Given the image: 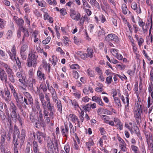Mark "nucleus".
Returning <instances> with one entry per match:
<instances>
[{"instance_id": "obj_1", "label": "nucleus", "mask_w": 153, "mask_h": 153, "mask_svg": "<svg viewBox=\"0 0 153 153\" xmlns=\"http://www.w3.org/2000/svg\"><path fill=\"white\" fill-rule=\"evenodd\" d=\"M38 57L36 52L33 49H31L29 52L27 60V66L30 67L32 66L35 68L37 63Z\"/></svg>"}, {"instance_id": "obj_2", "label": "nucleus", "mask_w": 153, "mask_h": 153, "mask_svg": "<svg viewBox=\"0 0 153 153\" xmlns=\"http://www.w3.org/2000/svg\"><path fill=\"white\" fill-rule=\"evenodd\" d=\"M38 93L39 96V100L43 108L44 118H46L48 120V118L47 117L48 116L49 112L47 108V102L44 99L45 95L43 93L40 91L39 92V93L38 92Z\"/></svg>"}, {"instance_id": "obj_3", "label": "nucleus", "mask_w": 153, "mask_h": 153, "mask_svg": "<svg viewBox=\"0 0 153 153\" xmlns=\"http://www.w3.org/2000/svg\"><path fill=\"white\" fill-rule=\"evenodd\" d=\"M47 109L49 112L48 116L47 117H48V120L44 118L45 122L47 124L50 123L51 119H53L54 118V107L53 105L50 102H47Z\"/></svg>"}, {"instance_id": "obj_4", "label": "nucleus", "mask_w": 153, "mask_h": 153, "mask_svg": "<svg viewBox=\"0 0 153 153\" xmlns=\"http://www.w3.org/2000/svg\"><path fill=\"white\" fill-rule=\"evenodd\" d=\"M8 85L10 88L11 92L13 94V97L15 98L16 101L17 103V105L21 102L23 100V97L20 94L17 93L13 85L10 83H8Z\"/></svg>"}, {"instance_id": "obj_5", "label": "nucleus", "mask_w": 153, "mask_h": 153, "mask_svg": "<svg viewBox=\"0 0 153 153\" xmlns=\"http://www.w3.org/2000/svg\"><path fill=\"white\" fill-rule=\"evenodd\" d=\"M9 110L11 112V117L12 120L16 123L17 118V107L16 105L13 102H11L10 104Z\"/></svg>"}, {"instance_id": "obj_6", "label": "nucleus", "mask_w": 153, "mask_h": 153, "mask_svg": "<svg viewBox=\"0 0 153 153\" xmlns=\"http://www.w3.org/2000/svg\"><path fill=\"white\" fill-rule=\"evenodd\" d=\"M138 23L139 26L142 27L143 31V33H145L149 29V26H150V27L149 30V33H151V30L152 28V20H151V22H150L149 23H146V26L144 27L145 23L143 22L142 20L139 18L138 21Z\"/></svg>"}, {"instance_id": "obj_7", "label": "nucleus", "mask_w": 153, "mask_h": 153, "mask_svg": "<svg viewBox=\"0 0 153 153\" xmlns=\"http://www.w3.org/2000/svg\"><path fill=\"white\" fill-rule=\"evenodd\" d=\"M67 118L68 119L69 123V122L71 123L72 122L76 124V122L77 123L78 126L80 127V122L78 117L75 115L70 114L67 117Z\"/></svg>"}, {"instance_id": "obj_8", "label": "nucleus", "mask_w": 153, "mask_h": 153, "mask_svg": "<svg viewBox=\"0 0 153 153\" xmlns=\"http://www.w3.org/2000/svg\"><path fill=\"white\" fill-rule=\"evenodd\" d=\"M6 51L7 52L9 55L10 59L13 61H15L16 60V47L15 45H13L12 48L11 49V51L10 50L6 49Z\"/></svg>"}, {"instance_id": "obj_9", "label": "nucleus", "mask_w": 153, "mask_h": 153, "mask_svg": "<svg viewBox=\"0 0 153 153\" xmlns=\"http://www.w3.org/2000/svg\"><path fill=\"white\" fill-rule=\"evenodd\" d=\"M37 138L39 143L40 144H42L43 143V138H44V140H45L47 139V137L46 134L42 132L37 131L36 132Z\"/></svg>"}, {"instance_id": "obj_10", "label": "nucleus", "mask_w": 153, "mask_h": 153, "mask_svg": "<svg viewBox=\"0 0 153 153\" xmlns=\"http://www.w3.org/2000/svg\"><path fill=\"white\" fill-rule=\"evenodd\" d=\"M105 39L108 41H112L116 43L118 42L119 41L118 37L113 33L108 34L105 37Z\"/></svg>"}, {"instance_id": "obj_11", "label": "nucleus", "mask_w": 153, "mask_h": 153, "mask_svg": "<svg viewBox=\"0 0 153 153\" xmlns=\"http://www.w3.org/2000/svg\"><path fill=\"white\" fill-rule=\"evenodd\" d=\"M1 93L2 95V98L5 100V102L9 103L11 100V97L10 91L8 90H4L5 96L3 95V94H4L3 92L1 91Z\"/></svg>"}, {"instance_id": "obj_12", "label": "nucleus", "mask_w": 153, "mask_h": 153, "mask_svg": "<svg viewBox=\"0 0 153 153\" xmlns=\"http://www.w3.org/2000/svg\"><path fill=\"white\" fill-rule=\"evenodd\" d=\"M64 125V127L63 126H61V131L62 136L67 137L69 134L68 126L66 123H65Z\"/></svg>"}, {"instance_id": "obj_13", "label": "nucleus", "mask_w": 153, "mask_h": 153, "mask_svg": "<svg viewBox=\"0 0 153 153\" xmlns=\"http://www.w3.org/2000/svg\"><path fill=\"white\" fill-rule=\"evenodd\" d=\"M70 132L72 135H74L75 136V139H76L78 144L79 143V139L77 136L76 134L75 133L76 129H74V127L72 124L71 122H69Z\"/></svg>"}, {"instance_id": "obj_14", "label": "nucleus", "mask_w": 153, "mask_h": 153, "mask_svg": "<svg viewBox=\"0 0 153 153\" xmlns=\"http://www.w3.org/2000/svg\"><path fill=\"white\" fill-rule=\"evenodd\" d=\"M23 74V71H18L16 74V77L19 79V81L22 84L24 83V81L25 79Z\"/></svg>"}, {"instance_id": "obj_15", "label": "nucleus", "mask_w": 153, "mask_h": 153, "mask_svg": "<svg viewBox=\"0 0 153 153\" xmlns=\"http://www.w3.org/2000/svg\"><path fill=\"white\" fill-rule=\"evenodd\" d=\"M4 111L5 113L7 116V120L8 123L10 125V129L12 130L13 126L12 125V118L11 117V115L10 116V114L9 113V111L8 108H6L4 109Z\"/></svg>"}, {"instance_id": "obj_16", "label": "nucleus", "mask_w": 153, "mask_h": 153, "mask_svg": "<svg viewBox=\"0 0 153 153\" xmlns=\"http://www.w3.org/2000/svg\"><path fill=\"white\" fill-rule=\"evenodd\" d=\"M0 79L2 81L5 80V82L7 81V76L4 70L0 68Z\"/></svg>"}, {"instance_id": "obj_17", "label": "nucleus", "mask_w": 153, "mask_h": 153, "mask_svg": "<svg viewBox=\"0 0 153 153\" xmlns=\"http://www.w3.org/2000/svg\"><path fill=\"white\" fill-rule=\"evenodd\" d=\"M41 68H39L37 71L36 73L37 77L40 80H42V79L45 80L46 78V77L45 76V74L42 72L41 70Z\"/></svg>"}, {"instance_id": "obj_18", "label": "nucleus", "mask_w": 153, "mask_h": 153, "mask_svg": "<svg viewBox=\"0 0 153 153\" xmlns=\"http://www.w3.org/2000/svg\"><path fill=\"white\" fill-rule=\"evenodd\" d=\"M26 137V131L25 130L22 129L21 131V134L17 136L19 140L20 141L21 143L22 144L25 140Z\"/></svg>"}, {"instance_id": "obj_19", "label": "nucleus", "mask_w": 153, "mask_h": 153, "mask_svg": "<svg viewBox=\"0 0 153 153\" xmlns=\"http://www.w3.org/2000/svg\"><path fill=\"white\" fill-rule=\"evenodd\" d=\"M131 7L133 10L135 11L138 14H140L141 13V10L140 6H137V3L135 2H133L131 5Z\"/></svg>"}, {"instance_id": "obj_20", "label": "nucleus", "mask_w": 153, "mask_h": 153, "mask_svg": "<svg viewBox=\"0 0 153 153\" xmlns=\"http://www.w3.org/2000/svg\"><path fill=\"white\" fill-rule=\"evenodd\" d=\"M119 140L120 143L119 144L120 148L123 152L126 151V145L124 141L121 138L119 139Z\"/></svg>"}, {"instance_id": "obj_21", "label": "nucleus", "mask_w": 153, "mask_h": 153, "mask_svg": "<svg viewBox=\"0 0 153 153\" xmlns=\"http://www.w3.org/2000/svg\"><path fill=\"white\" fill-rule=\"evenodd\" d=\"M92 100L96 102L100 105L102 106L104 105V104L100 97L96 96H93L92 97Z\"/></svg>"}, {"instance_id": "obj_22", "label": "nucleus", "mask_w": 153, "mask_h": 153, "mask_svg": "<svg viewBox=\"0 0 153 153\" xmlns=\"http://www.w3.org/2000/svg\"><path fill=\"white\" fill-rule=\"evenodd\" d=\"M33 147L34 153H38L40 152V149L37 142L34 141L33 142Z\"/></svg>"}, {"instance_id": "obj_23", "label": "nucleus", "mask_w": 153, "mask_h": 153, "mask_svg": "<svg viewBox=\"0 0 153 153\" xmlns=\"http://www.w3.org/2000/svg\"><path fill=\"white\" fill-rule=\"evenodd\" d=\"M23 94L28 99V101L30 102V104H33V100L31 95L30 94L26 91H24L23 92Z\"/></svg>"}, {"instance_id": "obj_24", "label": "nucleus", "mask_w": 153, "mask_h": 153, "mask_svg": "<svg viewBox=\"0 0 153 153\" xmlns=\"http://www.w3.org/2000/svg\"><path fill=\"white\" fill-rule=\"evenodd\" d=\"M102 3L101 4V7L102 10L106 12L110 9V6L105 1H103Z\"/></svg>"}, {"instance_id": "obj_25", "label": "nucleus", "mask_w": 153, "mask_h": 153, "mask_svg": "<svg viewBox=\"0 0 153 153\" xmlns=\"http://www.w3.org/2000/svg\"><path fill=\"white\" fill-rule=\"evenodd\" d=\"M141 113H139V111H134V115L136 120L137 123H139L141 121Z\"/></svg>"}, {"instance_id": "obj_26", "label": "nucleus", "mask_w": 153, "mask_h": 153, "mask_svg": "<svg viewBox=\"0 0 153 153\" xmlns=\"http://www.w3.org/2000/svg\"><path fill=\"white\" fill-rule=\"evenodd\" d=\"M95 18L98 22L100 21L101 22L104 23L106 21L105 17L102 14H100L98 16H95Z\"/></svg>"}, {"instance_id": "obj_27", "label": "nucleus", "mask_w": 153, "mask_h": 153, "mask_svg": "<svg viewBox=\"0 0 153 153\" xmlns=\"http://www.w3.org/2000/svg\"><path fill=\"white\" fill-rule=\"evenodd\" d=\"M20 133V132L18 127L16 125H15L14 127V130H13V142H15V140L16 136L17 135L18 136L19 135Z\"/></svg>"}, {"instance_id": "obj_28", "label": "nucleus", "mask_w": 153, "mask_h": 153, "mask_svg": "<svg viewBox=\"0 0 153 153\" xmlns=\"http://www.w3.org/2000/svg\"><path fill=\"white\" fill-rule=\"evenodd\" d=\"M29 36V32L27 30L24 31V35L22 38V41L23 42H28V38Z\"/></svg>"}, {"instance_id": "obj_29", "label": "nucleus", "mask_w": 153, "mask_h": 153, "mask_svg": "<svg viewBox=\"0 0 153 153\" xmlns=\"http://www.w3.org/2000/svg\"><path fill=\"white\" fill-rule=\"evenodd\" d=\"M56 107L57 108L58 110L62 113V105L60 100H58L56 101Z\"/></svg>"}, {"instance_id": "obj_30", "label": "nucleus", "mask_w": 153, "mask_h": 153, "mask_svg": "<svg viewBox=\"0 0 153 153\" xmlns=\"http://www.w3.org/2000/svg\"><path fill=\"white\" fill-rule=\"evenodd\" d=\"M94 51L92 49L88 48L87 50V58H92L93 57Z\"/></svg>"}, {"instance_id": "obj_31", "label": "nucleus", "mask_w": 153, "mask_h": 153, "mask_svg": "<svg viewBox=\"0 0 153 153\" xmlns=\"http://www.w3.org/2000/svg\"><path fill=\"white\" fill-rule=\"evenodd\" d=\"M132 128V129H133L134 130L135 133L137 134L139 139L141 140H142L141 136L140 134V131L138 127L137 126H134Z\"/></svg>"}, {"instance_id": "obj_32", "label": "nucleus", "mask_w": 153, "mask_h": 153, "mask_svg": "<svg viewBox=\"0 0 153 153\" xmlns=\"http://www.w3.org/2000/svg\"><path fill=\"white\" fill-rule=\"evenodd\" d=\"M69 101L70 102H71L72 105L73 106V107L75 110H76L79 108L78 102L76 100L74 99L72 100L71 99H70Z\"/></svg>"}, {"instance_id": "obj_33", "label": "nucleus", "mask_w": 153, "mask_h": 153, "mask_svg": "<svg viewBox=\"0 0 153 153\" xmlns=\"http://www.w3.org/2000/svg\"><path fill=\"white\" fill-rule=\"evenodd\" d=\"M24 102H23V100L21 102H20L19 104H18V105H17L18 106L19 105L20 107H21V106L20 105V103H21L22 104V106L24 108H26L27 106H26V105L25 104H24V105H23V104L24 103V102L25 103V104L26 105H33V104H30L29 102L28 101H28H27L28 99L27 98L24 97Z\"/></svg>"}, {"instance_id": "obj_34", "label": "nucleus", "mask_w": 153, "mask_h": 153, "mask_svg": "<svg viewBox=\"0 0 153 153\" xmlns=\"http://www.w3.org/2000/svg\"><path fill=\"white\" fill-rule=\"evenodd\" d=\"M0 58L4 60H7L8 58L7 55L2 50H0Z\"/></svg>"}, {"instance_id": "obj_35", "label": "nucleus", "mask_w": 153, "mask_h": 153, "mask_svg": "<svg viewBox=\"0 0 153 153\" xmlns=\"http://www.w3.org/2000/svg\"><path fill=\"white\" fill-rule=\"evenodd\" d=\"M39 34V32L38 31L35 30L33 33L32 35V36L34 37V39L33 41L34 42L36 43L38 42L39 40H40L38 38H37V36Z\"/></svg>"}, {"instance_id": "obj_36", "label": "nucleus", "mask_w": 153, "mask_h": 153, "mask_svg": "<svg viewBox=\"0 0 153 153\" xmlns=\"http://www.w3.org/2000/svg\"><path fill=\"white\" fill-rule=\"evenodd\" d=\"M53 146L54 149H58V143L57 140L55 138H53L52 139V149Z\"/></svg>"}, {"instance_id": "obj_37", "label": "nucleus", "mask_w": 153, "mask_h": 153, "mask_svg": "<svg viewBox=\"0 0 153 153\" xmlns=\"http://www.w3.org/2000/svg\"><path fill=\"white\" fill-rule=\"evenodd\" d=\"M52 58L51 60V59L49 58V60L51 61V64L54 66L56 65L57 62H58V59L56 56L54 55L52 56Z\"/></svg>"}, {"instance_id": "obj_38", "label": "nucleus", "mask_w": 153, "mask_h": 153, "mask_svg": "<svg viewBox=\"0 0 153 153\" xmlns=\"http://www.w3.org/2000/svg\"><path fill=\"white\" fill-rule=\"evenodd\" d=\"M136 109L134 111H139V113H142L143 111V107L141 105L137 103L135 105Z\"/></svg>"}, {"instance_id": "obj_39", "label": "nucleus", "mask_w": 153, "mask_h": 153, "mask_svg": "<svg viewBox=\"0 0 153 153\" xmlns=\"http://www.w3.org/2000/svg\"><path fill=\"white\" fill-rule=\"evenodd\" d=\"M16 23L20 27L23 28L24 23L23 20L22 18H19Z\"/></svg>"}, {"instance_id": "obj_40", "label": "nucleus", "mask_w": 153, "mask_h": 153, "mask_svg": "<svg viewBox=\"0 0 153 153\" xmlns=\"http://www.w3.org/2000/svg\"><path fill=\"white\" fill-rule=\"evenodd\" d=\"M24 8V11L26 13H29L30 12L31 10V8L28 6V4H25Z\"/></svg>"}, {"instance_id": "obj_41", "label": "nucleus", "mask_w": 153, "mask_h": 153, "mask_svg": "<svg viewBox=\"0 0 153 153\" xmlns=\"http://www.w3.org/2000/svg\"><path fill=\"white\" fill-rule=\"evenodd\" d=\"M43 64V67L46 69V70H48V71H50L51 69L50 65L49 63H48L46 61H44L42 62Z\"/></svg>"}, {"instance_id": "obj_42", "label": "nucleus", "mask_w": 153, "mask_h": 153, "mask_svg": "<svg viewBox=\"0 0 153 153\" xmlns=\"http://www.w3.org/2000/svg\"><path fill=\"white\" fill-rule=\"evenodd\" d=\"M122 9L123 13L124 14H127L128 10L126 5V4H123L122 5Z\"/></svg>"}, {"instance_id": "obj_43", "label": "nucleus", "mask_w": 153, "mask_h": 153, "mask_svg": "<svg viewBox=\"0 0 153 153\" xmlns=\"http://www.w3.org/2000/svg\"><path fill=\"white\" fill-rule=\"evenodd\" d=\"M6 118V116L4 113L1 110H0V118L3 122H5Z\"/></svg>"}, {"instance_id": "obj_44", "label": "nucleus", "mask_w": 153, "mask_h": 153, "mask_svg": "<svg viewBox=\"0 0 153 153\" xmlns=\"http://www.w3.org/2000/svg\"><path fill=\"white\" fill-rule=\"evenodd\" d=\"M29 79L32 78L34 77V72L33 68L30 69L28 72Z\"/></svg>"}, {"instance_id": "obj_45", "label": "nucleus", "mask_w": 153, "mask_h": 153, "mask_svg": "<svg viewBox=\"0 0 153 153\" xmlns=\"http://www.w3.org/2000/svg\"><path fill=\"white\" fill-rule=\"evenodd\" d=\"M121 99L122 100L124 104H126V106H128L129 103V101L128 97H126V101H125L124 97L123 96H122L121 97Z\"/></svg>"}, {"instance_id": "obj_46", "label": "nucleus", "mask_w": 153, "mask_h": 153, "mask_svg": "<svg viewBox=\"0 0 153 153\" xmlns=\"http://www.w3.org/2000/svg\"><path fill=\"white\" fill-rule=\"evenodd\" d=\"M46 140L48 147L52 149V139L51 140V139L48 137H47V139H46Z\"/></svg>"}, {"instance_id": "obj_47", "label": "nucleus", "mask_w": 153, "mask_h": 153, "mask_svg": "<svg viewBox=\"0 0 153 153\" xmlns=\"http://www.w3.org/2000/svg\"><path fill=\"white\" fill-rule=\"evenodd\" d=\"M13 32L11 30H9L6 34V38L8 39H10L13 36Z\"/></svg>"}, {"instance_id": "obj_48", "label": "nucleus", "mask_w": 153, "mask_h": 153, "mask_svg": "<svg viewBox=\"0 0 153 153\" xmlns=\"http://www.w3.org/2000/svg\"><path fill=\"white\" fill-rule=\"evenodd\" d=\"M88 75L91 77H93L94 76V73L93 71L91 69L89 68L87 71Z\"/></svg>"}, {"instance_id": "obj_49", "label": "nucleus", "mask_w": 153, "mask_h": 153, "mask_svg": "<svg viewBox=\"0 0 153 153\" xmlns=\"http://www.w3.org/2000/svg\"><path fill=\"white\" fill-rule=\"evenodd\" d=\"M51 96L54 102H56L58 99V97L57 95V94L56 91L51 93Z\"/></svg>"}, {"instance_id": "obj_50", "label": "nucleus", "mask_w": 153, "mask_h": 153, "mask_svg": "<svg viewBox=\"0 0 153 153\" xmlns=\"http://www.w3.org/2000/svg\"><path fill=\"white\" fill-rule=\"evenodd\" d=\"M114 100L115 104L119 107H121L122 106L121 104L119 99L117 97H114Z\"/></svg>"}, {"instance_id": "obj_51", "label": "nucleus", "mask_w": 153, "mask_h": 153, "mask_svg": "<svg viewBox=\"0 0 153 153\" xmlns=\"http://www.w3.org/2000/svg\"><path fill=\"white\" fill-rule=\"evenodd\" d=\"M36 2L38 3V6L41 7H43L45 6V2L43 1H40L38 0H36Z\"/></svg>"}, {"instance_id": "obj_52", "label": "nucleus", "mask_w": 153, "mask_h": 153, "mask_svg": "<svg viewBox=\"0 0 153 153\" xmlns=\"http://www.w3.org/2000/svg\"><path fill=\"white\" fill-rule=\"evenodd\" d=\"M24 19L25 22L26 23L28 27H29L30 24V19H29L27 15H26L24 17Z\"/></svg>"}, {"instance_id": "obj_53", "label": "nucleus", "mask_w": 153, "mask_h": 153, "mask_svg": "<svg viewBox=\"0 0 153 153\" xmlns=\"http://www.w3.org/2000/svg\"><path fill=\"white\" fill-rule=\"evenodd\" d=\"M81 17L80 14L79 13H77L74 16H73L71 18L73 19L76 21H78Z\"/></svg>"}, {"instance_id": "obj_54", "label": "nucleus", "mask_w": 153, "mask_h": 153, "mask_svg": "<svg viewBox=\"0 0 153 153\" xmlns=\"http://www.w3.org/2000/svg\"><path fill=\"white\" fill-rule=\"evenodd\" d=\"M146 141L148 146L150 145L151 146V145L153 144L152 138L150 136L148 137H146Z\"/></svg>"}, {"instance_id": "obj_55", "label": "nucleus", "mask_w": 153, "mask_h": 153, "mask_svg": "<svg viewBox=\"0 0 153 153\" xmlns=\"http://www.w3.org/2000/svg\"><path fill=\"white\" fill-rule=\"evenodd\" d=\"M39 111V118L40 121L41 122H43V116H44L43 114L42 113V110H38Z\"/></svg>"}, {"instance_id": "obj_56", "label": "nucleus", "mask_w": 153, "mask_h": 153, "mask_svg": "<svg viewBox=\"0 0 153 153\" xmlns=\"http://www.w3.org/2000/svg\"><path fill=\"white\" fill-rule=\"evenodd\" d=\"M35 105L38 110H41L40 107V103L38 99H36L35 100Z\"/></svg>"}, {"instance_id": "obj_57", "label": "nucleus", "mask_w": 153, "mask_h": 153, "mask_svg": "<svg viewBox=\"0 0 153 153\" xmlns=\"http://www.w3.org/2000/svg\"><path fill=\"white\" fill-rule=\"evenodd\" d=\"M131 148L134 153H139V149L137 147L135 146L132 145L131 146Z\"/></svg>"}, {"instance_id": "obj_58", "label": "nucleus", "mask_w": 153, "mask_h": 153, "mask_svg": "<svg viewBox=\"0 0 153 153\" xmlns=\"http://www.w3.org/2000/svg\"><path fill=\"white\" fill-rule=\"evenodd\" d=\"M102 119L104 120V122L106 123H109V118L108 116L106 115H102Z\"/></svg>"}, {"instance_id": "obj_59", "label": "nucleus", "mask_w": 153, "mask_h": 153, "mask_svg": "<svg viewBox=\"0 0 153 153\" xmlns=\"http://www.w3.org/2000/svg\"><path fill=\"white\" fill-rule=\"evenodd\" d=\"M5 69L8 75L13 74L12 70L10 68L9 66H8Z\"/></svg>"}, {"instance_id": "obj_60", "label": "nucleus", "mask_w": 153, "mask_h": 153, "mask_svg": "<svg viewBox=\"0 0 153 153\" xmlns=\"http://www.w3.org/2000/svg\"><path fill=\"white\" fill-rule=\"evenodd\" d=\"M47 2L50 5H56V2L55 0H47Z\"/></svg>"}, {"instance_id": "obj_61", "label": "nucleus", "mask_w": 153, "mask_h": 153, "mask_svg": "<svg viewBox=\"0 0 153 153\" xmlns=\"http://www.w3.org/2000/svg\"><path fill=\"white\" fill-rule=\"evenodd\" d=\"M108 111L106 109H104L102 108H99L97 111V113L99 115H100L102 114V112H106Z\"/></svg>"}, {"instance_id": "obj_62", "label": "nucleus", "mask_w": 153, "mask_h": 153, "mask_svg": "<svg viewBox=\"0 0 153 153\" xmlns=\"http://www.w3.org/2000/svg\"><path fill=\"white\" fill-rule=\"evenodd\" d=\"M8 79L12 83L15 82V79L14 78L13 74L8 75Z\"/></svg>"}, {"instance_id": "obj_63", "label": "nucleus", "mask_w": 153, "mask_h": 153, "mask_svg": "<svg viewBox=\"0 0 153 153\" xmlns=\"http://www.w3.org/2000/svg\"><path fill=\"white\" fill-rule=\"evenodd\" d=\"M27 48V45H26L24 44L23 45L20 49V52H23L26 50Z\"/></svg>"}, {"instance_id": "obj_64", "label": "nucleus", "mask_w": 153, "mask_h": 153, "mask_svg": "<svg viewBox=\"0 0 153 153\" xmlns=\"http://www.w3.org/2000/svg\"><path fill=\"white\" fill-rule=\"evenodd\" d=\"M70 68L72 69H79V66L77 64H73L70 66Z\"/></svg>"}]
</instances>
